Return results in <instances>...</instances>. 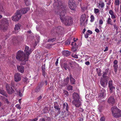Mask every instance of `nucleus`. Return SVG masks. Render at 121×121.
<instances>
[{"mask_svg": "<svg viewBox=\"0 0 121 121\" xmlns=\"http://www.w3.org/2000/svg\"><path fill=\"white\" fill-rule=\"evenodd\" d=\"M54 9L56 13L59 15L60 18L61 22L66 26L71 25L73 22L72 20L70 17L65 16L66 12V6L62 4L60 0H58L53 4Z\"/></svg>", "mask_w": 121, "mask_h": 121, "instance_id": "nucleus-1", "label": "nucleus"}, {"mask_svg": "<svg viewBox=\"0 0 121 121\" xmlns=\"http://www.w3.org/2000/svg\"><path fill=\"white\" fill-rule=\"evenodd\" d=\"M16 58L19 61H22L21 64L24 65L26 64V61L28 60V57L26 56L23 52L18 51L16 56Z\"/></svg>", "mask_w": 121, "mask_h": 121, "instance_id": "nucleus-2", "label": "nucleus"}, {"mask_svg": "<svg viewBox=\"0 0 121 121\" xmlns=\"http://www.w3.org/2000/svg\"><path fill=\"white\" fill-rule=\"evenodd\" d=\"M73 100L72 103L76 107H79L81 104V102L79 100V96L77 93H74L73 94Z\"/></svg>", "mask_w": 121, "mask_h": 121, "instance_id": "nucleus-3", "label": "nucleus"}, {"mask_svg": "<svg viewBox=\"0 0 121 121\" xmlns=\"http://www.w3.org/2000/svg\"><path fill=\"white\" fill-rule=\"evenodd\" d=\"M111 110L113 116L115 118L121 116V110L117 107L114 106L111 108Z\"/></svg>", "mask_w": 121, "mask_h": 121, "instance_id": "nucleus-4", "label": "nucleus"}, {"mask_svg": "<svg viewBox=\"0 0 121 121\" xmlns=\"http://www.w3.org/2000/svg\"><path fill=\"white\" fill-rule=\"evenodd\" d=\"M8 24V20L7 19H4L2 20L0 25V29L4 32L7 29Z\"/></svg>", "mask_w": 121, "mask_h": 121, "instance_id": "nucleus-5", "label": "nucleus"}, {"mask_svg": "<svg viewBox=\"0 0 121 121\" xmlns=\"http://www.w3.org/2000/svg\"><path fill=\"white\" fill-rule=\"evenodd\" d=\"M68 3L69 8L72 10H74L76 7L75 1L73 0H69Z\"/></svg>", "mask_w": 121, "mask_h": 121, "instance_id": "nucleus-6", "label": "nucleus"}, {"mask_svg": "<svg viewBox=\"0 0 121 121\" xmlns=\"http://www.w3.org/2000/svg\"><path fill=\"white\" fill-rule=\"evenodd\" d=\"M21 14L17 11L14 15L12 17V20L14 21H17L21 18Z\"/></svg>", "mask_w": 121, "mask_h": 121, "instance_id": "nucleus-7", "label": "nucleus"}, {"mask_svg": "<svg viewBox=\"0 0 121 121\" xmlns=\"http://www.w3.org/2000/svg\"><path fill=\"white\" fill-rule=\"evenodd\" d=\"M100 91L99 94V97L102 98H104L106 95L105 91L104 88H101L99 86Z\"/></svg>", "mask_w": 121, "mask_h": 121, "instance_id": "nucleus-8", "label": "nucleus"}, {"mask_svg": "<svg viewBox=\"0 0 121 121\" xmlns=\"http://www.w3.org/2000/svg\"><path fill=\"white\" fill-rule=\"evenodd\" d=\"M6 89L7 92L9 94H11L14 93V90L9 85L7 84L6 86Z\"/></svg>", "mask_w": 121, "mask_h": 121, "instance_id": "nucleus-9", "label": "nucleus"}, {"mask_svg": "<svg viewBox=\"0 0 121 121\" xmlns=\"http://www.w3.org/2000/svg\"><path fill=\"white\" fill-rule=\"evenodd\" d=\"M31 52V49L29 48L28 47L26 46L25 48L24 53H25L26 56L28 57V58L29 55Z\"/></svg>", "mask_w": 121, "mask_h": 121, "instance_id": "nucleus-10", "label": "nucleus"}, {"mask_svg": "<svg viewBox=\"0 0 121 121\" xmlns=\"http://www.w3.org/2000/svg\"><path fill=\"white\" fill-rule=\"evenodd\" d=\"M100 84L104 88L107 85V79L103 78L100 81Z\"/></svg>", "mask_w": 121, "mask_h": 121, "instance_id": "nucleus-11", "label": "nucleus"}, {"mask_svg": "<svg viewBox=\"0 0 121 121\" xmlns=\"http://www.w3.org/2000/svg\"><path fill=\"white\" fill-rule=\"evenodd\" d=\"M19 85V84L17 83H15L14 82H12L11 83V86L13 87L14 89L16 91Z\"/></svg>", "mask_w": 121, "mask_h": 121, "instance_id": "nucleus-12", "label": "nucleus"}, {"mask_svg": "<svg viewBox=\"0 0 121 121\" xmlns=\"http://www.w3.org/2000/svg\"><path fill=\"white\" fill-rule=\"evenodd\" d=\"M54 108L55 109L58 111V113L59 114L61 112V111H60L61 108L59 106L58 103L57 102H54Z\"/></svg>", "mask_w": 121, "mask_h": 121, "instance_id": "nucleus-13", "label": "nucleus"}, {"mask_svg": "<svg viewBox=\"0 0 121 121\" xmlns=\"http://www.w3.org/2000/svg\"><path fill=\"white\" fill-rule=\"evenodd\" d=\"M118 62V61L116 60H115L113 62L114 64L113 66L114 71L116 73L117 72V69L118 68V65H117Z\"/></svg>", "mask_w": 121, "mask_h": 121, "instance_id": "nucleus-14", "label": "nucleus"}, {"mask_svg": "<svg viewBox=\"0 0 121 121\" xmlns=\"http://www.w3.org/2000/svg\"><path fill=\"white\" fill-rule=\"evenodd\" d=\"M21 80V77L20 74L19 73H17L15 74L14 76V80L16 82H18Z\"/></svg>", "mask_w": 121, "mask_h": 121, "instance_id": "nucleus-15", "label": "nucleus"}, {"mask_svg": "<svg viewBox=\"0 0 121 121\" xmlns=\"http://www.w3.org/2000/svg\"><path fill=\"white\" fill-rule=\"evenodd\" d=\"M30 9L28 8H23L22 9L18 11L19 13L21 14H24L26 13L27 12H28L29 10Z\"/></svg>", "mask_w": 121, "mask_h": 121, "instance_id": "nucleus-16", "label": "nucleus"}, {"mask_svg": "<svg viewBox=\"0 0 121 121\" xmlns=\"http://www.w3.org/2000/svg\"><path fill=\"white\" fill-rule=\"evenodd\" d=\"M108 103L110 104H112L115 103L114 97L113 96H110L108 99Z\"/></svg>", "mask_w": 121, "mask_h": 121, "instance_id": "nucleus-17", "label": "nucleus"}, {"mask_svg": "<svg viewBox=\"0 0 121 121\" xmlns=\"http://www.w3.org/2000/svg\"><path fill=\"white\" fill-rule=\"evenodd\" d=\"M71 52L68 50H64L62 52L63 55L66 57L69 56L71 54Z\"/></svg>", "mask_w": 121, "mask_h": 121, "instance_id": "nucleus-18", "label": "nucleus"}, {"mask_svg": "<svg viewBox=\"0 0 121 121\" xmlns=\"http://www.w3.org/2000/svg\"><path fill=\"white\" fill-rule=\"evenodd\" d=\"M109 69H106L105 71L103 72V74L102 75V77L103 78L105 79H107L108 78V77L106 76L107 75Z\"/></svg>", "mask_w": 121, "mask_h": 121, "instance_id": "nucleus-19", "label": "nucleus"}, {"mask_svg": "<svg viewBox=\"0 0 121 121\" xmlns=\"http://www.w3.org/2000/svg\"><path fill=\"white\" fill-rule=\"evenodd\" d=\"M61 67L62 68H64L66 70L68 69L69 71L70 70V68L69 66L66 63H64L61 65Z\"/></svg>", "mask_w": 121, "mask_h": 121, "instance_id": "nucleus-20", "label": "nucleus"}, {"mask_svg": "<svg viewBox=\"0 0 121 121\" xmlns=\"http://www.w3.org/2000/svg\"><path fill=\"white\" fill-rule=\"evenodd\" d=\"M17 67L18 71L21 73H23L24 71V67L22 66L17 65Z\"/></svg>", "mask_w": 121, "mask_h": 121, "instance_id": "nucleus-21", "label": "nucleus"}, {"mask_svg": "<svg viewBox=\"0 0 121 121\" xmlns=\"http://www.w3.org/2000/svg\"><path fill=\"white\" fill-rule=\"evenodd\" d=\"M20 26L21 25L19 23L15 25L14 30L15 31L16 33L18 31V30L20 29Z\"/></svg>", "mask_w": 121, "mask_h": 121, "instance_id": "nucleus-22", "label": "nucleus"}, {"mask_svg": "<svg viewBox=\"0 0 121 121\" xmlns=\"http://www.w3.org/2000/svg\"><path fill=\"white\" fill-rule=\"evenodd\" d=\"M63 109L65 111L66 110L67 111H68L69 108V106L68 104L66 103H64L63 104Z\"/></svg>", "mask_w": 121, "mask_h": 121, "instance_id": "nucleus-23", "label": "nucleus"}, {"mask_svg": "<svg viewBox=\"0 0 121 121\" xmlns=\"http://www.w3.org/2000/svg\"><path fill=\"white\" fill-rule=\"evenodd\" d=\"M0 93L6 97H7V95L6 92L2 89H0Z\"/></svg>", "mask_w": 121, "mask_h": 121, "instance_id": "nucleus-24", "label": "nucleus"}, {"mask_svg": "<svg viewBox=\"0 0 121 121\" xmlns=\"http://www.w3.org/2000/svg\"><path fill=\"white\" fill-rule=\"evenodd\" d=\"M69 78L68 77H67L64 80V86H65L67 85L69 82Z\"/></svg>", "mask_w": 121, "mask_h": 121, "instance_id": "nucleus-25", "label": "nucleus"}, {"mask_svg": "<svg viewBox=\"0 0 121 121\" xmlns=\"http://www.w3.org/2000/svg\"><path fill=\"white\" fill-rule=\"evenodd\" d=\"M17 38L18 42H22L24 40V38L23 36H19L17 37Z\"/></svg>", "mask_w": 121, "mask_h": 121, "instance_id": "nucleus-26", "label": "nucleus"}, {"mask_svg": "<svg viewBox=\"0 0 121 121\" xmlns=\"http://www.w3.org/2000/svg\"><path fill=\"white\" fill-rule=\"evenodd\" d=\"M106 21L108 24H110L111 25H113L112 23V20L110 18V16H109V18H108Z\"/></svg>", "mask_w": 121, "mask_h": 121, "instance_id": "nucleus-27", "label": "nucleus"}, {"mask_svg": "<svg viewBox=\"0 0 121 121\" xmlns=\"http://www.w3.org/2000/svg\"><path fill=\"white\" fill-rule=\"evenodd\" d=\"M56 30H57L58 32H61L63 30V28L60 26H58L56 27Z\"/></svg>", "mask_w": 121, "mask_h": 121, "instance_id": "nucleus-28", "label": "nucleus"}, {"mask_svg": "<svg viewBox=\"0 0 121 121\" xmlns=\"http://www.w3.org/2000/svg\"><path fill=\"white\" fill-rule=\"evenodd\" d=\"M22 80L25 83H26L29 82L28 78L25 77H23Z\"/></svg>", "mask_w": 121, "mask_h": 121, "instance_id": "nucleus-29", "label": "nucleus"}, {"mask_svg": "<svg viewBox=\"0 0 121 121\" xmlns=\"http://www.w3.org/2000/svg\"><path fill=\"white\" fill-rule=\"evenodd\" d=\"M86 15L85 14H83L82 15L81 17L80 20L83 21H85L86 18Z\"/></svg>", "mask_w": 121, "mask_h": 121, "instance_id": "nucleus-30", "label": "nucleus"}, {"mask_svg": "<svg viewBox=\"0 0 121 121\" xmlns=\"http://www.w3.org/2000/svg\"><path fill=\"white\" fill-rule=\"evenodd\" d=\"M110 90V92L111 93L112 92L113 90L115 89V87L113 86V85L109 86Z\"/></svg>", "mask_w": 121, "mask_h": 121, "instance_id": "nucleus-31", "label": "nucleus"}, {"mask_svg": "<svg viewBox=\"0 0 121 121\" xmlns=\"http://www.w3.org/2000/svg\"><path fill=\"white\" fill-rule=\"evenodd\" d=\"M71 40V38H69V39L67 40L65 42V44H70V42Z\"/></svg>", "mask_w": 121, "mask_h": 121, "instance_id": "nucleus-32", "label": "nucleus"}, {"mask_svg": "<svg viewBox=\"0 0 121 121\" xmlns=\"http://www.w3.org/2000/svg\"><path fill=\"white\" fill-rule=\"evenodd\" d=\"M43 111L44 113L48 112H49L48 111V108L47 107H45L43 109Z\"/></svg>", "mask_w": 121, "mask_h": 121, "instance_id": "nucleus-33", "label": "nucleus"}, {"mask_svg": "<svg viewBox=\"0 0 121 121\" xmlns=\"http://www.w3.org/2000/svg\"><path fill=\"white\" fill-rule=\"evenodd\" d=\"M12 41L14 43H16L18 42L17 38L16 37H14Z\"/></svg>", "mask_w": 121, "mask_h": 121, "instance_id": "nucleus-34", "label": "nucleus"}, {"mask_svg": "<svg viewBox=\"0 0 121 121\" xmlns=\"http://www.w3.org/2000/svg\"><path fill=\"white\" fill-rule=\"evenodd\" d=\"M120 1L119 0H115L114 4L116 5L119 6L120 4Z\"/></svg>", "mask_w": 121, "mask_h": 121, "instance_id": "nucleus-35", "label": "nucleus"}, {"mask_svg": "<svg viewBox=\"0 0 121 121\" xmlns=\"http://www.w3.org/2000/svg\"><path fill=\"white\" fill-rule=\"evenodd\" d=\"M16 91L19 96L21 97L22 96V93H21L20 90H19L18 91L17 90Z\"/></svg>", "mask_w": 121, "mask_h": 121, "instance_id": "nucleus-36", "label": "nucleus"}, {"mask_svg": "<svg viewBox=\"0 0 121 121\" xmlns=\"http://www.w3.org/2000/svg\"><path fill=\"white\" fill-rule=\"evenodd\" d=\"M56 38H53L52 39H48V42H53L56 39Z\"/></svg>", "mask_w": 121, "mask_h": 121, "instance_id": "nucleus-37", "label": "nucleus"}, {"mask_svg": "<svg viewBox=\"0 0 121 121\" xmlns=\"http://www.w3.org/2000/svg\"><path fill=\"white\" fill-rule=\"evenodd\" d=\"M39 87L37 86L35 89V92H39L40 90V88Z\"/></svg>", "mask_w": 121, "mask_h": 121, "instance_id": "nucleus-38", "label": "nucleus"}, {"mask_svg": "<svg viewBox=\"0 0 121 121\" xmlns=\"http://www.w3.org/2000/svg\"><path fill=\"white\" fill-rule=\"evenodd\" d=\"M80 25L81 26H83L85 23V21H83L80 20Z\"/></svg>", "mask_w": 121, "mask_h": 121, "instance_id": "nucleus-39", "label": "nucleus"}, {"mask_svg": "<svg viewBox=\"0 0 121 121\" xmlns=\"http://www.w3.org/2000/svg\"><path fill=\"white\" fill-rule=\"evenodd\" d=\"M82 11L83 12L87 8L86 6H83L81 7V8Z\"/></svg>", "mask_w": 121, "mask_h": 121, "instance_id": "nucleus-40", "label": "nucleus"}, {"mask_svg": "<svg viewBox=\"0 0 121 121\" xmlns=\"http://www.w3.org/2000/svg\"><path fill=\"white\" fill-rule=\"evenodd\" d=\"M91 20L90 22H92L94 21V16L92 15L90 17Z\"/></svg>", "mask_w": 121, "mask_h": 121, "instance_id": "nucleus-41", "label": "nucleus"}, {"mask_svg": "<svg viewBox=\"0 0 121 121\" xmlns=\"http://www.w3.org/2000/svg\"><path fill=\"white\" fill-rule=\"evenodd\" d=\"M70 80L72 84H74L75 81V79L73 78L70 79Z\"/></svg>", "mask_w": 121, "mask_h": 121, "instance_id": "nucleus-42", "label": "nucleus"}, {"mask_svg": "<svg viewBox=\"0 0 121 121\" xmlns=\"http://www.w3.org/2000/svg\"><path fill=\"white\" fill-rule=\"evenodd\" d=\"M103 108V106L101 105H99V106L98 109L100 112L101 111Z\"/></svg>", "mask_w": 121, "mask_h": 121, "instance_id": "nucleus-43", "label": "nucleus"}, {"mask_svg": "<svg viewBox=\"0 0 121 121\" xmlns=\"http://www.w3.org/2000/svg\"><path fill=\"white\" fill-rule=\"evenodd\" d=\"M44 84V82H41L39 84L38 87H39L40 88H41L42 86Z\"/></svg>", "mask_w": 121, "mask_h": 121, "instance_id": "nucleus-44", "label": "nucleus"}, {"mask_svg": "<svg viewBox=\"0 0 121 121\" xmlns=\"http://www.w3.org/2000/svg\"><path fill=\"white\" fill-rule=\"evenodd\" d=\"M64 95L66 96H68L69 95L68 92L67 91H64Z\"/></svg>", "mask_w": 121, "mask_h": 121, "instance_id": "nucleus-45", "label": "nucleus"}, {"mask_svg": "<svg viewBox=\"0 0 121 121\" xmlns=\"http://www.w3.org/2000/svg\"><path fill=\"white\" fill-rule=\"evenodd\" d=\"M67 89L68 90H73V86L69 85L67 87Z\"/></svg>", "mask_w": 121, "mask_h": 121, "instance_id": "nucleus-46", "label": "nucleus"}, {"mask_svg": "<svg viewBox=\"0 0 121 121\" xmlns=\"http://www.w3.org/2000/svg\"><path fill=\"white\" fill-rule=\"evenodd\" d=\"M94 12L95 14L98 13L99 12V10L98 9L95 8L94 9Z\"/></svg>", "mask_w": 121, "mask_h": 121, "instance_id": "nucleus-47", "label": "nucleus"}, {"mask_svg": "<svg viewBox=\"0 0 121 121\" xmlns=\"http://www.w3.org/2000/svg\"><path fill=\"white\" fill-rule=\"evenodd\" d=\"M99 5L101 8H103L104 5V3H102L101 4H99Z\"/></svg>", "mask_w": 121, "mask_h": 121, "instance_id": "nucleus-48", "label": "nucleus"}, {"mask_svg": "<svg viewBox=\"0 0 121 121\" xmlns=\"http://www.w3.org/2000/svg\"><path fill=\"white\" fill-rule=\"evenodd\" d=\"M41 68L42 71L45 70V65H42Z\"/></svg>", "mask_w": 121, "mask_h": 121, "instance_id": "nucleus-49", "label": "nucleus"}, {"mask_svg": "<svg viewBox=\"0 0 121 121\" xmlns=\"http://www.w3.org/2000/svg\"><path fill=\"white\" fill-rule=\"evenodd\" d=\"M42 98V96L41 95H40L39 97L37 98V101L38 102H39V101Z\"/></svg>", "mask_w": 121, "mask_h": 121, "instance_id": "nucleus-50", "label": "nucleus"}, {"mask_svg": "<svg viewBox=\"0 0 121 121\" xmlns=\"http://www.w3.org/2000/svg\"><path fill=\"white\" fill-rule=\"evenodd\" d=\"M96 71H98L97 73L98 74V75L99 76H100L101 75V72H98V69H96Z\"/></svg>", "mask_w": 121, "mask_h": 121, "instance_id": "nucleus-51", "label": "nucleus"}, {"mask_svg": "<svg viewBox=\"0 0 121 121\" xmlns=\"http://www.w3.org/2000/svg\"><path fill=\"white\" fill-rule=\"evenodd\" d=\"M76 51V50L75 47H73L72 48V51L73 52H75Z\"/></svg>", "mask_w": 121, "mask_h": 121, "instance_id": "nucleus-52", "label": "nucleus"}, {"mask_svg": "<svg viewBox=\"0 0 121 121\" xmlns=\"http://www.w3.org/2000/svg\"><path fill=\"white\" fill-rule=\"evenodd\" d=\"M109 13L111 15H112L113 14V11L112 10H110L109 12Z\"/></svg>", "mask_w": 121, "mask_h": 121, "instance_id": "nucleus-53", "label": "nucleus"}, {"mask_svg": "<svg viewBox=\"0 0 121 121\" xmlns=\"http://www.w3.org/2000/svg\"><path fill=\"white\" fill-rule=\"evenodd\" d=\"M4 11V9L3 7L0 5V11L1 12H3Z\"/></svg>", "mask_w": 121, "mask_h": 121, "instance_id": "nucleus-54", "label": "nucleus"}, {"mask_svg": "<svg viewBox=\"0 0 121 121\" xmlns=\"http://www.w3.org/2000/svg\"><path fill=\"white\" fill-rule=\"evenodd\" d=\"M112 81H109L108 82L109 86L112 85Z\"/></svg>", "mask_w": 121, "mask_h": 121, "instance_id": "nucleus-55", "label": "nucleus"}, {"mask_svg": "<svg viewBox=\"0 0 121 121\" xmlns=\"http://www.w3.org/2000/svg\"><path fill=\"white\" fill-rule=\"evenodd\" d=\"M15 107L18 109H20L21 108L20 107V105L19 104H17L16 105Z\"/></svg>", "mask_w": 121, "mask_h": 121, "instance_id": "nucleus-56", "label": "nucleus"}, {"mask_svg": "<svg viewBox=\"0 0 121 121\" xmlns=\"http://www.w3.org/2000/svg\"><path fill=\"white\" fill-rule=\"evenodd\" d=\"M38 118H36L34 119H32L30 120L31 121H36L38 120Z\"/></svg>", "mask_w": 121, "mask_h": 121, "instance_id": "nucleus-57", "label": "nucleus"}, {"mask_svg": "<svg viewBox=\"0 0 121 121\" xmlns=\"http://www.w3.org/2000/svg\"><path fill=\"white\" fill-rule=\"evenodd\" d=\"M100 121H104L105 119L104 117H102L100 119Z\"/></svg>", "mask_w": 121, "mask_h": 121, "instance_id": "nucleus-58", "label": "nucleus"}, {"mask_svg": "<svg viewBox=\"0 0 121 121\" xmlns=\"http://www.w3.org/2000/svg\"><path fill=\"white\" fill-rule=\"evenodd\" d=\"M103 23V22L102 20L101 19L99 20V24H102Z\"/></svg>", "mask_w": 121, "mask_h": 121, "instance_id": "nucleus-59", "label": "nucleus"}, {"mask_svg": "<svg viewBox=\"0 0 121 121\" xmlns=\"http://www.w3.org/2000/svg\"><path fill=\"white\" fill-rule=\"evenodd\" d=\"M113 26L115 29H116V30H118V27L116 25H113Z\"/></svg>", "mask_w": 121, "mask_h": 121, "instance_id": "nucleus-60", "label": "nucleus"}, {"mask_svg": "<svg viewBox=\"0 0 121 121\" xmlns=\"http://www.w3.org/2000/svg\"><path fill=\"white\" fill-rule=\"evenodd\" d=\"M43 72V75L45 76V70L42 71Z\"/></svg>", "mask_w": 121, "mask_h": 121, "instance_id": "nucleus-61", "label": "nucleus"}, {"mask_svg": "<svg viewBox=\"0 0 121 121\" xmlns=\"http://www.w3.org/2000/svg\"><path fill=\"white\" fill-rule=\"evenodd\" d=\"M95 31L97 33H99V30L97 28H96L95 29Z\"/></svg>", "mask_w": 121, "mask_h": 121, "instance_id": "nucleus-62", "label": "nucleus"}, {"mask_svg": "<svg viewBox=\"0 0 121 121\" xmlns=\"http://www.w3.org/2000/svg\"><path fill=\"white\" fill-rule=\"evenodd\" d=\"M111 16V18H112L114 19L115 18H116V17L114 15V14H113V15H112Z\"/></svg>", "mask_w": 121, "mask_h": 121, "instance_id": "nucleus-63", "label": "nucleus"}, {"mask_svg": "<svg viewBox=\"0 0 121 121\" xmlns=\"http://www.w3.org/2000/svg\"><path fill=\"white\" fill-rule=\"evenodd\" d=\"M73 57L75 58H78V56L76 55H74L73 56Z\"/></svg>", "mask_w": 121, "mask_h": 121, "instance_id": "nucleus-64", "label": "nucleus"}]
</instances>
